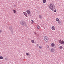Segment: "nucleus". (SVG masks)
<instances>
[{
	"label": "nucleus",
	"instance_id": "nucleus-14",
	"mask_svg": "<svg viewBox=\"0 0 64 64\" xmlns=\"http://www.w3.org/2000/svg\"><path fill=\"white\" fill-rule=\"evenodd\" d=\"M58 24H60L61 23V21H60V20H58Z\"/></svg>",
	"mask_w": 64,
	"mask_h": 64
},
{
	"label": "nucleus",
	"instance_id": "nucleus-4",
	"mask_svg": "<svg viewBox=\"0 0 64 64\" xmlns=\"http://www.w3.org/2000/svg\"><path fill=\"white\" fill-rule=\"evenodd\" d=\"M56 28L54 26H52V30H55Z\"/></svg>",
	"mask_w": 64,
	"mask_h": 64
},
{
	"label": "nucleus",
	"instance_id": "nucleus-15",
	"mask_svg": "<svg viewBox=\"0 0 64 64\" xmlns=\"http://www.w3.org/2000/svg\"><path fill=\"white\" fill-rule=\"evenodd\" d=\"M37 28H38V29H39V28H40V27L39 26H37Z\"/></svg>",
	"mask_w": 64,
	"mask_h": 64
},
{
	"label": "nucleus",
	"instance_id": "nucleus-22",
	"mask_svg": "<svg viewBox=\"0 0 64 64\" xmlns=\"http://www.w3.org/2000/svg\"><path fill=\"white\" fill-rule=\"evenodd\" d=\"M56 9H55L54 10V12H56Z\"/></svg>",
	"mask_w": 64,
	"mask_h": 64
},
{
	"label": "nucleus",
	"instance_id": "nucleus-24",
	"mask_svg": "<svg viewBox=\"0 0 64 64\" xmlns=\"http://www.w3.org/2000/svg\"><path fill=\"white\" fill-rule=\"evenodd\" d=\"M62 44H64V41H62Z\"/></svg>",
	"mask_w": 64,
	"mask_h": 64
},
{
	"label": "nucleus",
	"instance_id": "nucleus-13",
	"mask_svg": "<svg viewBox=\"0 0 64 64\" xmlns=\"http://www.w3.org/2000/svg\"><path fill=\"white\" fill-rule=\"evenodd\" d=\"M59 42L60 43V44H62V41L61 40H60L59 41Z\"/></svg>",
	"mask_w": 64,
	"mask_h": 64
},
{
	"label": "nucleus",
	"instance_id": "nucleus-5",
	"mask_svg": "<svg viewBox=\"0 0 64 64\" xmlns=\"http://www.w3.org/2000/svg\"><path fill=\"white\" fill-rule=\"evenodd\" d=\"M26 12L28 14H30V11L29 10H28L26 11Z\"/></svg>",
	"mask_w": 64,
	"mask_h": 64
},
{
	"label": "nucleus",
	"instance_id": "nucleus-23",
	"mask_svg": "<svg viewBox=\"0 0 64 64\" xmlns=\"http://www.w3.org/2000/svg\"><path fill=\"white\" fill-rule=\"evenodd\" d=\"M39 48L40 49H41V48H42V47L40 46H39Z\"/></svg>",
	"mask_w": 64,
	"mask_h": 64
},
{
	"label": "nucleus",
	"instance_id": "nucleus-17",
	"mask_svg": "<svg viewBox=\"0 0 64 64\" xmlns=\"http://www.w3.org/2000/svg\"><path fill=\"white\" fill-rule=\"evenodd\" d=\"M31 42L32 43H33L34 42V40H31Z\"/></svg>",
	"mask_w": 64,
	"mask_h": 64
},
{
	"label": "nucleus",
	"instance_id": "nucleus-8",
	"mask_svg": "<svg viewBox=\"0 0 64 64\" xmlns=\"http://www.w3.org/2000/svg\"><path fill=\"white\" fill-rule=\"evenodd\" d=\"M9 29L10 30V31H12V26L10 27V26L9 27Z\"/></svg>",
	"mask_w": 64,
	"mask_h": 64
},
{
	"label": "nucleus",
	"instance_id": "nucleus-12",
	"mask_svg": "<svg viewBox=\"0 0 64 64\" xmlns=\"http://www.w3.org/2000/svg\"><path fill=\"white\" fill-rule=\"evenodd\" d=\"M60 49H63V46H60Z\"/></svg>",
	"mask_w": 64,
	"mask_h": 64
},
{
	"label": "nucleus",
	"instance_id": "nucleus-11",
	"mask_svg": "<svg viewBox=\"0 0 64 64\" xmlns=\"http://www.w3.org/2000/svg\"><path fill=\"white\" fill-rule=\"evenodd\" d=\"M42 2L44 3H45L46 2V0H43Z\"/></svg>",
	"mask_w": 64,
	"mask_h": 64
},
{
	"label": "nucleus",
	"instance_id": "nucleus-28",
	"mask_svg": "<svg viewBox=\"0 0 64 64\" xmlns=\"http://www.w3.org/2000/svg\"><path fill=\"white\" fill-rule=\"evenodd\" d=\"M14 7H15L16 6V5H14Z\"/></svg>",
	"mask_w": 64,
	"mask_h": 64
},
{
	"label": "nucleus",
	"instance_id": "nucleus-9",
	"mask_svg": "<svg viewBox=\"0 0 64 64\" xmlns=\"http://www.w3.org/2000/svg\"><path fill=\"white\" fill-rule=\"evenodd\" d=\"M54 46H55V44L53 43H52V44H51V46H52V47H54Z\"/></svg>",
	"mask_w": 64,
	"mask_h": 64
},
{
	"label": "nucleus",
	"instance_id": "nucleus-7",
	"mask_svg": "<svg viewBox=\"0 0 64 64\" xmlns=\"http://www.w3.org/2000/svg\"><path fill=\"white\" fill-rule=\"evenodd\" d=\"M54 48H51L50 50V51L52 52H54Z\"/></svg>",
	"mask_w": 64,
	"mask_h": 64
},
{
	"label": "nucleus",
	"instance_id": "nucleus-20",
	"mask_svg": "<svg viewBox=\"0 0 64 64\" xmlns=\"http://www.w3.org/2000/svg\"><path fill=\"white\" fill-rule=\"evenodd\" d=\"M26 54L27 55V56H28V55H29V53H26Z\"/></svg>",
	"mask_w": 64,
	"mask_h": 64
},
{
	"label": "nucleus",
	"instance_id": "nucleus-3",
	"mask_svg": "<svg viewBox=\"0 0 64 64\" xmlns=\"http://www.w3.org/2000/svg\"><path fill=\"white\" fill-rule=\"evenodd\" d=\"M44 39L45 41L47 42L48 41V37L46 36H44Z\"/></svg>",
	"mask_w": 64,
	"mask_h": 64
},
{
	"label": "nucleus",
	"instance_id": "nucleus-16",
	"mask_svg": "<svg viewBox=\"0 0 64 64\" xmlns=\"http://www.w3.org/2000/svg\"><path fill=\"white\" fill-rule=\"evenodd\" d=\"M56 21H59V19L58 18H57L56 19Z\"/></svg>",
	"mask_w": 64,
	"mask_h": 64
},
{
	"label": "nucleus",
	"instance_id": "nucleus-6",
	"mask_svg": "<svg viewBox=\"0 0 64 64\" xmlns=\"http://www.w3.org/2000/svg\"><path fill=\"white\" fill-rule=\"evenodd\" d=\"M23 13L26 17H27V13H26L25 12H23Z\"/></svg>",
	"mask_w": 64,
	"mask_h": 64
},
{
	"label": "nucleus",
	"instance_id": "nucleus-1",
	"mask_svg": "<svg viewBox=\"0 0 64 64\" xmlns=\"http://www.w3.org/2000/svg\"><path fill=\"white\" fill-rule=\"evenodd\" d=\"M48 6L50 9L52 11H54L55 9V6H53V5L51 4H49L48 5Z\"/></svg>",
	"mask_w": 64,
	"mask_h": 64
},
{
	"label": "nucleus",
	"instance_id": "nucleus-2",
	"mask_svg": "<svg viewBox=\"0 0 64 64\" xmlns=\"http://www.w3.org/2000/svg\"><path fill=\"white\" fill-rule=\"evenodd\" d=\"M20 23L21 25L24 26H26V23L25 22V21L22 20L20 22Z\"/></svg>",
	"mask_w": 64,
	"mask_h": 64
},
{
	"label": "nucleus",
	"instance_id": "nucleus-19",
	"mask_svg": "<svg viewBox=\"0 0 64 64\" xmlns=\"http://www.w3.org/2000/svg\"><path fill=\"white\" fill-rule=\"evenodd\" d=\"M32 21V24H33V23H34V21L32 20H31Z\"/></svg>",
	"mask_w": 64,
	"mask_h": 64
},
{
	"label": "nucleus",
	"instance_id": "nucleus-26",
	"mask_svg": "<svg viewBox=\"0 0 64 64\" xmlns=\"http://www.w3.org/2000/svg\"><path fill=\"white\" fill-rule=\"evenodd\" d=\"M39 46V45H38V44H37V46Z\"/></svg>",
	"mask_w": 64,
	"mask_h": 64
},
{
	"label": "nucleus",
	"instance_id": "nucleus-21",
	"mask_svg": "<svg viewBox=\"0 0 64 64\" xmlns=\"http://www.w3.org/2000/svg\"><path fill=\"white\" fill-rule=\"evenodd\" d=\"M13 12L14 13H16V10H13Z\"/></svg>",
	"mask_w": 64,
	"mask_h": 64
},
{
	"label": "nucleus",
	"instance_id": "nucleus-25",
	"mask_svg": "<svg viewBox=\"0 0 64 64\" xmlns=\"http://www.w3.org/2000/svg\"><path fill=\"white\" fill-rule=\"evenodd\" d=\"M2 32V31L1 30H0V33H1Z\"/></svg>",
	"mask_w": 64,
	"mask_h": 64
},
{
	"label": "nucleus",
	"instance_id": "nucleus-10",
	"mask_svg": "<svg viewBox=\"0 0 64 64\" xmlns=\"http://www.w3.org/2000/svg\"><path fill=\"white\" fill-rule=\"evenodd\" d=\"M39 16L40 18V19H42V16H41L40 15H39Z\"/></svg>",
	"mask_w": 64,
	"mask_h": 64
},
{
	"label": "nucleus",
	"instance_id": "nucleus-27",
	"mask_svg": "<svg viewBox=\"0 0 64 64\" xmlns=\"http://www.w3.org/2000/svg\"><path fill=\"white\" fill-rule=\"evenodd\" d=\"M30 16H31V14H30Z\"/></svg>",
	"mask_w": 64,
	"mask_h": 64
},
{
	"label": "nucleus",
	"instance_id": "nucleus-18",
	"mask_svg": "<svg viewBox=\"0 0 64 64\" xmlns=\"http://www.w3.org/2000/svg\"><path fill=\"white\" fill-rule=\"evenodd\" d=\"M0 59H3V57L0 56Z\"/></svg>",
	"mask_w": 64,
	"mask_h": 64
}]
</instances>
